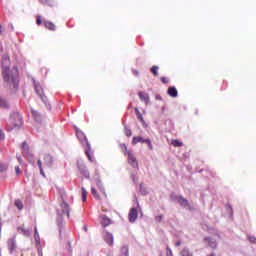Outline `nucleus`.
<instances>
[{"mask_svg": "<svg viewBox=\"0 0 256 256\" xmlns=\"http://www.w3.org/2000/svg\"><path fill=\"white\" fill-rule=\"evenodd\" d=\"M2 75L6 83H10V85L11 83L17 84V75H13L11 70H9V56L7 55L2 57Z\"/></svg>", "mask_w": 256, "mask_h": 256, "instance_id": "f257e3e1", "label": "nucleus"}, {"mask_svg": "<svg viewBox=\"0 0 256 256\" xmlns=\"http://www.w3.org/2000/svg\"><path fill=\"white\" fill-rule=\"evenodd\" d=\"M76 137H78L79 141L82 145H86L87 148L85 150V154L87 155L89 161L93 162L95 161V158L91 156V144H89V141L87 140V136L83 133V131L77 129L76 130Z\"/></svg>", "mask_w": 256, "mask_h": 256, "instance_id": "f03ea898", "label": "nucleus"}, {"mask_svg": "<svg viewBox=\"0 0 256 256\" xmlns=\"http://www.w3.org/2000/svg\"><path fill=\"white\" fill-rule=\"evenodd\" d=\"M69 204L67 202L63 201L60 204V208L57 209V215H58V221H61L65 215H67V218L69 219L70 214H69Z\"/></svg>", "mask_w": 256, "mask_h": 256, "instance_id": "7ed1b4c3", "label": "nucleus"}, {"mask_svg": "<svg viewBox=\"0 0 256 256\" xmlns=\"http://www.w3.org/2000/svg\"><path fill=\"white\" fill-rule=\"evenodd\" d=\"M170 197H171L172 201H177V203H179V205H181L182 207H188V208L190 207L189 200H187L183 196L172 193L170 195Z\"/></svg>", "mask_w": 256, "mask_h": 256, "instance_id": "20e7f679", "label": "nucleus"}, {"mask_svg": "<svg viewBox=\"0 0 256 256\" xmlns=\"http://www.w3.org/2000/svg\"><path fill=\"white\" fill-rule=\"evenodd\" d=\"M137 143H146L148 145V148L150 149V151H153V144L151 143L150 139H144L141 136H135L132 139V145H137Z\"/></svg>", "mask_w": 256, "mask_h": 256, "instance_id": "39448f33", "label": "nucleus"}, {"mask_svg": "<svg viewBox=\"0 0 256 256\" xmlns=\"http://www.w3.org/2000/svg\"><path fill=\"white\" fill-rule=\"evenodd\" d=\"M128 217H129L130 223H135V221H137V217H138L137 209L136 208H132L129 211Z\"/></svg>", "mask_w": 256, "mask_h": 256, "instance_id": "423d86ee", "label": "nucleus"}, {"mask_svg": "<svg viewBox=\"0 0 256 256\" xmlns=\"http://www.w3.org/2000/svg\"><path fill=\"white\" fill-rule=\"evenodd\" d=\"M128 163H130V165H132V167H139V163L137 162V158L135 157V155H133V153L128 152Z\"/></svg>", "mask_w": 256, "mask_h": 256, "instance_id": "0eeeda50", "label": "nucleus"}, {"mask_svg": "<svg viewBox=\"0 0 256 256\" xmlns=\"http://www.w3.org/2000/svg\"><path fill=\"white\" fill-rule=\"evenodd\" d=\"M43 25L45 29H48V31H57V26H55V23L49 21V20H44Z\"/></svg>", "mask_w": 256, "mask_h": 256, "instance_id": "6e6552de", "label": "nucleus"}, {"mask_svg": "<svg viewBox=\"0 0 256 256\" xmlns=\"http://www.w3.org/2000/svg\"><path fill=\"white\" fill-rule=\"evenodd\" d=\"M8 249L10 253H15V251H17V242L14 240V238H10L8 240Z\"/></svg>", "mask_w": 256, "mask_h": 256, "instance_id": "1a4fd4ad", "label": "nucleus"}, {"mask_svg": "<svg viewBox=\"0 0 256 256\" xmlns=\"http://www.w3.org/2000/svg\"><path fill=\"white\" fill-rule=\"evenodd\" d=\"M204 241L207 243L208 247H210L211 249L217 248V240L212 239L211 237H205Z\"/></svg>", "mask_w": 256, "mask_h": 256, "instance_id": "9d476101", "label": "nucleus"}, {"mask_svg": "<svg viewBox=\"0 0 256 256\" xmlns=\"http://www.w3.org/2000/svg\"><path fill=\"white\" fill-rule=\"evenodd\" d=\"M35 91L37 95L42 99V101H45V96L43 95V87H41V84H35Z\"/></svg>", "mask_w": 256, "mask_h": 256, "instance_id": "9b49d317", "label": "nucleus"}, {"mask_svg": "<svg viewBox=\"0 0 256 256\" xmlns=\"http://www.w3.org/2000/svg\"><path fill=\"white\" fill-rule=\"evenodd\" d=\"M18 233L25 235V237H29L31 235V229H27L24 226H20L17 228Z\"/></svg>", "mask_w": 256, "mask_h": 256, "instance_id": "f8f14e48", "label": "nucleus"}, {"mask_svg": "<svg viewBox=\"0 0 256 256\" xmlns=\"http://www.w3.org/2000/svg\"><path fill=\"white\" fill-rule=\"evenodd\" d=\"M22 154L24 157H29V155H31L29 152V144H27V142L22 143Z\"/></svg>", "mask_w": 256, "mask_h": 256, "instance_id": "ddd939ff", "label": "nucleus"}, {"mask_svg": "<svg viewBox=\"0 0 256 256\" xmlns=\"http://www.w3.org/2000/svg\"><path fill=\"white\" fill-rule=\"evenodd\" d=\"M168 95L173 98L177 97V95H179L177 88H175V86H170L168 88Z\"/></svg>", "mask_w": 256, "mask_h": 256, "instance_id": "4468645a", "label": "nucleus"}, {"mask_svg": "<svg viewBox=\"0 0 256 256\" xmlns=\"http://www.w3.org/2000/svg\"><path fill=\"white\" fill-rule=\"evenodd\" d=\"M44 161H45V165H47V167H51V165H53V157L49 154H46L44 156Z\"/></svg>", "mask_w": 256, "mask_h": 256, "instance_id": "2eb2a0df", "label": "nucleus"}, {"mask_svg": "<svg viewBox=\"0 0 256 256\" xmlns=\"http://www.w3.org/2000/svg\"><path fill=\"white\" fill-rule=\"evenodd\" d=\"M0 109H9V102L0 96Z\"/></svg>", "mask_w": 256, "mask_h": 256, "instance_id": "dca6fc26", "label": "nucleus"}, {"mask_svg": "<svg viewBox=\"0 0 256 256\" xmlns=\"http://www.w3.org/2000/svg\"><path fill=\"white\" fill-rule=\"evenodd\" d=\"M101 225H103V227H109V225H111V219H109V217L107 216H103L101 220Z\"/></svg>", "mask_w": 256, "mask_h": 256, "instance_id": "f3484780", "label": "nucleus"}, {"mask_svg": "<svg viewBox=\"0 0 256 256\" xmlns=\"http://www.w3.org/2000/svg\"><path fill=\"white\" fill-rule=\"evenodd\" d=\"M104 241H106L108 245H113V234L106 233V235L104 236Z\"/></svg>", "mask_w": 256, "mask_h": 256, "instance_id": "a211bd4d", "label": "nucleus"}, {"mask_svg": "<svg viewBox=\"0 0 256 256\" xmlns=\"http://www.w3.org/2000/svg\"><path fill=\"white\" fill-rule=\"evenodd\" d=\"M138 95H139V98L142 101H145L146 105L149 103V94H145L143 92H139Z\"/></svg>", "mask_w": 256, "mask_h": 256, "instance_id": "6ab92c4d", "label": "nucleus"}, {"mask_svg": "<svg viewBox=\"0 0 256 256\" xmlns=\"http://www.w3.org/2000/svg\"><path fill=\"white\" fill-rule=\"evenodd\" d=\"M79 171L81 173V175H83V177H85V179H89V170L86 169L85 167H80Z\"/></svg>", "mask_w": 256, "mask_h": 256, "instance_id": "aec40b11", "label": "nucleus"}, {"mask_svg": "<svg viewBox=\"0 0 256 256\" xmlns=\"http://www.w3.org/2000/svg\"><path fill=\"white\" fill-rule=\"evenodd\" d=\"M91 193L95 197V199L101 201V196L99 195V192H97V189H95V187L91 188Z\"/></svg>", "mask_w": 256, "mask_h": 256, "instance_id": "412c9836", "label": "nucleus"}, {"mask_svg": "<svg viewBox=\"0 0 256 256\" xmlns=\"http://www.w3.org/2000/svg\"><path fill=\"white\" fill-rule=\"evenodd\" d=\"M151 73L154 75V77L159 76V66H152L150 69Z\"/></svg>", "mask_w": 256, "mask_h": 256, "instance_id": "4be33fe9", "label": "nucleus"}, {"mask_svg": "<svg viewBox=\"0 0 256 256\" xmlns=\"http://www.w3.org/2000/svg\"><path fill=\"white\" fill-rule=\"evenodd\" d=\"M14 205L19 211L23 210V202L20 199H16Z\"/></svg>", "mask_w": 256, "mask_h": 256, "instance_id": "5701e85b", "label": "nucleus"}, {"mask_svg": "<svg viewBox=\"0 0 256 256\" xmlns=\"http://www.w3.org/2000/svg\"><path fill=\"white\" fill-rule=\"evenodd\" d=\"M136 111V115L138 117V120L141 121V123H145V119H143V114H141V112L139 111L138 108L135 109Z\"/></svg>", "mask_w": 256, "mask_h": 256, "instance_id": "b1692460", "label": "nucleus"}, {"mask_svg": "<svg viewBox=\"0 0 256 256\" xmlns=\"http://www.w3.org/2000/svg\"><path fill=\"white\" fill-rule=\"evenodd\" d=\"M81 191H82V201L83 203H85V201H87L88 192L85 190V187H82Z\"/></svg>", "mask_w": 256, "mask_h": 256, "instance_id": "393cba45", "label": "nucleus"}, {"mask_svg": "<svg viewBox=\"0 0 256 256\" xmlns=\"http://www.w3.org/2000/svg\"><path fill=\"white\" fill-rule=\"evenodd\" d=\"M180 254H181V256H193V254L187 248L182 249Z\"/></svg>", "mask_w": 256, "mask_h": 256, "instance_id": "a878e982", "label": "nucleus"}, {"mask_svg": "<svg viewBox=\"0 0 256 256\" xmlns=\"http://www.w3.org/2000/svg\"><path fill=\"white\" fill-rule=\"evenodd\" d=\"M121 255L122 256H129V248L127 246H124L121 248Z\"/></svg>", "mask_w": 256, "mask_h": 256, "instance_id": "bb28decb", "label": "nucleus"}, {"mask_svg": "<svg viewBox=\"0 0 256 256\" xmlns=\"http://www.w3.org/2000/svg\"><path fill=\"white\" fill-rule=\"evenodd\" d=\"M171 144L173 145V147H183V142L179 140H172Z\"/></svg>", "mask_w": 256, "mask_h": 256, "instance_id": "cd10ccee", "label": "nucleus"}, {"mask_svg": "<svg viewBox=\"0 0 256 256\" xmlns=\"http://www.w3.org/2000/svg\"><path fill=\"white\" fill-rule=\"evenodd\" d=\"M38 167L40 169V175L42 177H45V172L43 171V163L41 162V160H38Z\"/></svg>", "mask_w": 256, "mask_h": 256, "instance_id": "c85d7f7f", "label": "nucleus"}, {"mask_svg": "<svg viewBox=\"0 0 256 256\" xmlns=\"http://www.w3.org/2000/svg\"><path fill=\"white\" fill-rule=\"evenodd\" d=\"M36 25H43V18L41 17V15L36 16Z\"/></svg>", "mask_w": 256, "mask_h": 256, "instance_id": "c756f323", "label": "nucleus"}, {"mask_svg": "<svg viewBox=\"0 0 256 256\" xmlns=\"http://www.w3.org/2000/svg\"><path fill=\"white\" fill-rule=\"evenodd\" d=\"M120 147H121L123 153H125L126 155H128V153H131V152L127 149V145L121 144Z\"/></svg>", "mask_w": 256, "mask_h": 256, "instance_id": "7c9ffc66", "label": "nucleus"}, {"mask_svg": "<svg viewBox=\"0 0 256 256\" xmlns=\"http://www.w3.org/2000/svg\"><path fill=\"white\" fill-rule=\"evenodd\" d=\"M124 133L126 137H131L133 135V132L129 128H125Z\"/></svg>", "mask_w": 256, "mask_h": 256, "instance_id": "2f4dec72", "label": "nucleus"}, {"mask_svg": "<svg viewBox=\"0 0 256 256\" xmlns=\"http://www.w3.org/2000/svg\"><path fill=\"white\" fill-rule=\"evenodd\" d=\"M7 171V165L6 164H0V173H3Z\"/></svg>", "mask_w": 256, "mask_h": 256, "instance_id": "473e14b6", "label": "nucleus"}, {"mask_svg": "<svg viewBox=\"0 0 256 256\" xmlns=\"http://www.w3.org/2000/svg\"><path fill=\"white\" fill-rule=\"evenodd\" d=\"M166 256H173V251L169 247L166 248Z\"/></svg>", "mask_w": 256, "mask_h": 256, "instance_id": "72a5a7b5", "label": "nucleus"}, {"mask_svg": "<svg viewBox=\"0 0 256 256\" xmlns=\"http://www.w3.org/2000/svg\"><path fill=\"white\" fill-rule=\"evenodd\" d=\"M155 220H156L158 223H161V221H163V215L156 216V217H155Z\"/></svg>", "mask_w": 256, "mask_h": 256, "instance_id": "f704fd0d", "label": "nucleus"}, {"mask_svg": "<svg viewBox=\"0 0 256 256\" xmlns=\"http://www.w3.org/2000/svg\"><path fill=\"white\" fill-rule=\"evenodd\" d=\"M161 82L167 85V83H169V79L167 77H162Z\"/></svg>", "mask_w": 256, "mask_h": 256, "instance_id": "c9c22d12", "label": "nucleus"}, {"mask_svg": "<svg viewBox=\"0 0 256 256\" xmlns=\"http://www.w3.org/2000/svg\"><path fill=\"white\" fill-rule=\"evenodd\" d=\"M15 171H16V175H21V169L19 168V166L15 167Z\"/></svg>", "mask_w": 256, "mask_h": 256, "instance_id": "e433bc0d", "label": "nucleus"}, {"mask_svg": "<svg viewBox=\"0 0 256 256\" xmlns=\"http://www.w3.org/2000/svg\"><path fill=\"white\" fill-rule=\"evenodd\" d=\"M51 0H40V2L42 3V5H49V2Z\"/></svg>", "mask_w": 256, "mask_h": 256, "instance_id": "4c0bfd02", "label": "nucleus"}, {"mask_svg": "<svg viewBox=\"0 0 256 256\" xmlns=\"http://www.w3.org/2000/svg\"><path fill=\"white\" fill-rule=\"evenodd\" d=\"M17 161L18 163H23V159L21 158V156H17Z\"/></svg>", "mask_w": 256, "mask_h": 256, "instance_id": "58836bf2", "label": "nucleus"}, {"mask_svg": "<svg viewBox=\"0 0 256 256\" xmlns=\"http://www.w3.org/2000/svg\"><path fill=\"white\" fill-rule=\"evenodd\" d=\"M175 246H176V247H181V241H177V242L175 243Z\"/></svg>", "mask_w": 256, "mask_h": 256, "instance_id": "ea45409f", "label": "nucleus"}, {"mask_svg": "<svg viewBox=\"0 0 256 256\" xmlns=\"http://www.w3.org/2000/svg\"><path fill=\"white\" fill-rule=\"evenodd\" d=\"M133 74L136 75V77H137V76H139V71L133 70Z\"/></svg>", "mask_w": 256, "mask_h": 256, "instance_id": "a19ab883", "label": "nucleus"}, {"mask_svg": "<svg viewBox=\"0 0 256 256\" xmlns=\"http://www.w3.org/2000/svg\"><path fill=\"white\" fill-rule=\"evenodd\" d=\"M35 231V237H37V235H39V232L37 231V227L34 228Z\"/></svg>", "mask_w": 256, "mask_h": 256, "instance_id": "79ce46f5", "label": "nucleus"}, {"mask_svg": "<svg viewBox=\"0 0 256 256\" xmlns=\"http://www.w3.org/2000/svg\"><path fill=\"white\" fill-rule=\"evenodd\" d=\"M2 34H3V26L0 25V35H2Z\"/></svg>", "mask_w": 256, "mask_h": 256, "instance_id": "37998d69", "label": "nucleus"}, {"mask_svg": "<svg viewBox=\"0 0 256 256\" xmlns=\"http://www.w3.org/2000/svg\"><path fill=\"white\" fill-rule=\"evenodd\" d=\"M84 231L87 233V231H89L88 230V228H87V226H84Z\"/></svg>", "mask_w": 256, "mask_h": 256, "instance_id": "c03bdc74", "label": "nucleus"}, {"mask_svg": "<svg viewBox=\"0 0 256 256\" xmlns=\"http://www.w3.org/2000/svg\"><path fill=\"white\" fill-rule=\"evenodd\" d=\"M2 139H5V134H1Z\"/></svg>", "mask_w": 256, "mask_h": 256, "instance_id": "a18cd8bd", "label": "nucleus"}, {"mask_svg": "<svg viewBox=\"0 0 256 256\" xmlns=\"http://www.w3.org/2000/svg\"><path fill=\"white\" fill-rule=\"evenodd\" d=\"M100 191L105 194V191H103V189H100Z\"/></svg>", "mask_w": 256, "mask_h": 256, "instance_id": "49530a36", "label": "nucleus"}, {"mask_svg": "<svg viewBox=\"0 0 256 256\" xmlns=\"http://www.w3.org/2000/svg\"><path fill=\"white\" fill-rule=\"evenodd\" d=\"M250 241H253V238H250Z\"/></svg>", "mask_w": 256, "mask_h": 256, "instance_id": "de8ad7c7", "label": "nucleus"}, {"mask_svg": "<svg viewBox=\"0 0 256 256\" xmlns=\"http://www.w3.org/2000/svg\"><path fill=\"white\" fill-rule=\"evenodd\" d=\"M250 241H253V238H250Z\"/></svg>", "mask_w": 256, "mask_h": 256, "instance_id": "09e8293b", "label": "nucleus"}]
</instances>
